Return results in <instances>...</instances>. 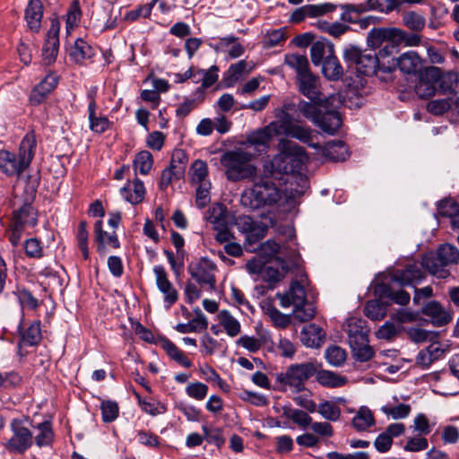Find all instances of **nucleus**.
I'll use <instances>...</instances> for the list:
<instances>
[{
	"mask_svg": "<svg viewBox=\"0 0 459 459\" xmlns=\"http://www.w3.org/2000/svg\"><path fill=\"white\" fill-rule=\"evenodd\" d=\"M317 80L318 76L312 72L305 74L304 77H297L299 91L310 100H300L297 108L304 117L324 133L333 135L342 126V117L330 98H322V93L316 86Z\"/></svg>",
	"mask_w": 459,
	"mask_h": 459,
	"instance_id": "nucleus-1",
	"label": "nucleus"
},
{
	"mask_svg": "<svg viewBox=\"0 0 459 459\" xmlns=\"http://www.w3.org/2000/svg\"><path fill=\"white\" fill-rule=\"evenodd\" d=\"M423 278V272L419 263H411L404 268H395L389 273L385 281L377 284L376 293L382 299H389L398 305L409 303L410 294L396 287L409 286L419 282Z\"/></svg>",
	"mask_w": 459,
	"mask_h": 459,
	"instance_id": "nucleus-2",
	"label": "nucleus"
},
{
	"mask_svg": "<svg viewBox=\"0 0 459 459\" xmlns=\"http://www.w3.org/2000/svg\"><path fill=\"white\" fill-rule=\"evenodd\" d=\"M35 132H28L22 139L18 154L8 150H0V171L7 177L20 176L30 165L36 152Z\"/></svg>",
	"mask_w": 459,
	"mask_h": 459,
	"instance_id": "nucleus-3",
	"label": "nucleus"
},
{
	"mask_svg": "<svg viewBox=\"0 0 459 459\" xmlns=\"http://www.w3.org/2000/svg\"><path fill=\"white\" fill-rule=\"evenodd\" d=\"M253 186L244 191L241 195V204L252 210L265 205H273L281 198V190L276 186L272 178L268 176H256L251 178Z\"/></svg>",
	"mask_w": 459,
	"mask_h": 459,
	"instance_id": "nucleus-4",
	"label": "nucleus"
},
{
	"mask_svg": "<svg viewBox=\"0 0 459 459\" xmlns=\"http://www.w3.org/2000/svg\"><path fill=\"white\" fill-rule=\"evenodd\" d=\"M307 276H301L300 281H292L289 289L283 293H277L276 297L280 300L282 307H294V317L301 322L311 320L316 315L314 304L307 301L305 282Z\"/></svg>",
	"mask_w": 459,
	"mask_h": 459,
	"instance_id": "nucleus-5",
	"label": "nucleus"
},
{
	"mask_svg": "<svg viewBox=\"0 0 459 459\" xmlns=\"http://www.w3.org/2000/svg\"><path fill=\"white\" fill-rule=\"evenodd\" d=\"M342 57L347 71L355 74L358 77H371L377 74V58L359 45L346 44L342 48Z\"/></svg>",
	"mask_w": 459,
	"mask_h": 459,
	"instance_id": "nucleus-6",
	"label": "nucleus"
},
{
	"mask_svg": "<svg viewBox=\"0 0 459 459\" xmlns=\"http://www.w3.org/2000/svg\"><path fill=\"white\" fill-rule=\"evenodd\" d=\"M459 263V249L451 244H442L435 254L426 255L422 258L420 268L426 269L431 275L440 280L451 276L447 266Z\"/></svg>",
	"mask_w": 459,
	"mask_h": 459,
	"instance_id": "nucleus-7",
	"label": "nucleus"
},
{
	"mask_svg": "<svg viewBox=\"0 0 459 459\" xmlns=\"http://www.w3.org/2000/svg\"><path fill=\"white\" fill-rule=\"evenodd\" d=\"M39 183V177L35 179H31L30 176L28 177V181L24 187V202L19 209L13 212L11 219L13 228L11 230H19V228H30L36 226L38 221V212L32 206V204L36 198Z\"/></svg>",
	"mask_w": 459,
	"mask_h": 459,
	"instance_id": "nucleus-8",
	"label": "nucleus"
},
{
	"mask_svg": "<svg viewBox=\"0 0 459 459\" xmlns=\"http://www.w3.org/2000/svg\"><path fill=\"white\" fill-rule=\"evenodd\" d=\"M251 154L243 151H228L221 155V164L226 169L229 180L239 181L253 178L256 168L250 164Z\"/></svg>",
	"mask_w": 459,
	"mask_h": 459,
	"instance_id": "nucleus-9",
	"label": "nucleus"
},
{
	"mask_svg": "<svg viewBox=\"0 0 459 459\" xmlns=\"http://www.w3.org/2000/svg\"><path fill=\"white\" fill-rule=\"evenodd\" d=\"M26 419H13L10 422L12 437L4 443V448L12 454H24L33 445V434L25 426Z\"/></svg>",
	"mask_w": 459,
	"mask_h": 459,
	"instance_id": "nucleus-10",
	"label": "nucleus"
},
{
	"mask_svg": "<svg viewBox=\"0 0 459 459\" xmlns=\"http://www.w3.org/2000/svg\"><path fill=\"white\" fill-rule=\"evenodd\" d=\"M316 368L311 363L295 364L289 367L284 373L277 374L276 382L281 386H289L294 392L304 389V383L314 375Z\"/></svg>",
	"mask_w": 459,
	"mask_h": 459,
	"instance_id": "nucleus-11",
	"label": "nucleus"
},
{
	"mask_svg": "<svg viewBox=\"0 0 459 459\" xmlns=\"http://www.w3.org/2000/svg\"><path fill=\"white\" fill-rule=\"evenodd\" d=\"M399 52V45L397 43H387L380 48L378 52L372 53L377 58V74L376 76L381 81L391 79L392 74L396 70V54Z\"/></svg>",
	"mask_w": 459,
	"mask_h": 459,
	"instance_id": "nucleus-12",
	"label": "nucleus"
},
{
	"mask_svg": "<svg viewBox=\"0 0 459 459\" xmlns=\"http://www.w3.org/2000/svg\"><path fill=\"white\" fill-rule=\"evenodd\" d=\"M281 160L285 165L282 171L285 174L294 173L301 169L303 160L307 158L305 149L291 141H284L281 143Z\"/></svg>",
	"mask_w": 459,
	"mask_h": 459,
	"instance_id": "nucleus-13",
	"label": "nucleus"
},
{
	"mask_svg": "<svg viewBox=\"0 0 459 459\" xmlns=\"http://www.w3.org/2000/svg\"><path fill=\"white\" fill-rule=\"evenodd\" d=\"M60 76L55 72L49 71L47 75L31 89L28 101L32 107L43 104L49 95L56 89Z\"/></svg>",
	"mask_w": 459,
	"mask_h": 459,
	"instance_id": "nucleus-14",
	"label": "nucleus"
},
{
	"mask_svg": "<svg viewBox=\"0 0 459 459\" xmlns=\"http://www.w3.org/2000/svg\"><path fill=\"white\" fill-rule=\"evenodd\" d=\"M188 272L201 286L207 287L211 290L215 289L216 265L210 259L201 258L198 262L191 263Z\"/></svg>",
	"mask_w": 459,
	"mask_h": 459,
	"instance_id": "nucleus-15",
	"label": "nucleus"
},
{
	"mask_svg": "<svg viewBox=\"0 0 459 459\" xmlns=\"http://www.w3.org/2000/svg\"><path fill=\"white\" fill-rule=\"evenodd\" d=\"M50 28L47 32L45 42L42 48V56L46 65L56 62L59 50L60 22L58 17L50 19Z\"/></svg>",
	"mask_w": 459,
	"mask_h": 459,
	"instance_id": "nucleus-16",
	"label": "nucleus"
},
{
	"mask_svg": "<svg viewBox=\"0 0 459 459\" xmlns=\"http://www.w3.org/2000/svg\"><path fill=\"white\" fill-rule=\"evenodd\" d=\"M401 32L395 27H373L367 36V46L368 51L373 53L376 49L380 48L383 44L394 43L395 36Z\"/></svg>",
	"mask_w": 459,
	"mask_h": 459,
	"instance_id": "nucleus-17",
	"label": "nucleus"
},
{
	"mask_svg": "<svg viewBox=\"0 0 459 459\" xmlns=\"http://www.w3.org/2000/svg\"><path fill=\"white\" fill-rule=\"evenodd\" d=\"M155 281L158 290L163 294L164 303L167 309L170 308L178 299V293L173 284L169 281L168 273L164 266L155 265L153 267Z\"/></svg>",
	"mask_w": 459,
	"mask_h": 459,
	"instance_id": "nucleus-18",
	"label": "nucleus"
},
{
	"mask_svg": "<svg viewBox=\"0 0 459 459\" xmlns=\"http://www.w3.org/2000/svg\"><path fill=\"white\" fill-rule=\"evenodd\" d=\"M206 220L213 224L212 230H230L233 224L234 217L230 213L226 205L216 203L207 211Z\"/></svg>",
	"mask_w": 459,
	"mask_h": 459,
	"instance_id": "nucleus-19",
	"label": "nucleus"
},
{
	"mask_svg": "<svg viewBox=\"0 0 459 459\" xmlns=\"http://www.w3.org/2000/svg\"><path fill=\"white\" fill-rule=\"evenodd\" d=\"M422 313L429 317L432 325L437 327L445 326L453 319V312L436 300L428 302L422 307Z\"/></svg>",
	"mask_w": 459,
	"mask_h": 459,
	"instance_id": "nucleus-20",
	"label": "nucleus"
},
{
	"mask_svg": "<svg viewBox=\"0 0 459 459\" xmlns=\"http://www.w3.org/2000/svg\"><path fill=\"white\" fill-rule=\"evenodd\" d=\"M283 249L284 247H281L280 244L274 240L269 239L259 245V255L267 262L275 263V265H279L283 271L288 272L290 266L287 261L281 256Z\"/></svg>",
	"mask_w": 459,
	"mask_h": 459,
	"instance_id": "nucleus-21",
	"label": "nucleus"
},
{
	"mask_svg": "<svg viewBox=\"0 0 459 459\" xmlns=\"http://www.w3.org/2000/svg\"><path fill=\"white\" fill-rule=\"evenodd\" d=\"M437 215L449 218L453 230H459V204L453 198H444L437 204Z\"/></svg>",
	"mask_w": 459,
	"mask_h": 459,
	"instance_id": "nucleus-22",
	"label": "nucleus"
},
{
	"mask_svg": "<svg viewBox=\"0 0 459 459\" xmlns=\"http://www.w3.org/2000/svg\"><path fill=\"white\" fill-rule=\"evenodd\" d=\"M71 61L76 65H82L85 60H91L96 52L82 38H78L68 52Z\"/></svg>",
	"mask_w": 459,
	"mask_h": 459,
	"instance_id": "nucleus-23",
	"label": "nucleus"
},
{
	"mask_svg": "<svg viewBox=\"0 0 459 459\" xmlns=\"http://www.w3.org/2000/svg\"><path fill=\"white\" fill-rule=\"evenodd\" d=\"M43 4L40 0H30L25 9V20L32 32L38 33L41 28Z\"/></svg>",
	"mask_w": 459,
	"mask_h": 459,
	"instance_id": "nucleus-24",
	"label": "nucleus"
},
{
	"mask_svg": "<svg viewBox=\"0 0 459 459\" xmlns=\"http://www.w3.org/2000/svg\"><path fill=\"white\" fill-rule=\"evenodd\" d=\"M120 194L126 202L138 204L143 202L146 190L143 182L135 177L132 182V186L130 181H128L120 189Z\"/></svg>",
	"mask_w": 459,
	"mask_h": 459,
	"instance_id": "nucleus-25",
	"label": "nucleus"
},
{
	"mask_svg": "<svg viewBox=\"0 0 459 459\" xmlns=\"http://www.w3.org/2000/svg\"><path fill=\"white\" fill-rule=\"evenodd\" d=\"M325 336V331L315 324L304 326L300 333L301 342L310 348H317L323 342Z\"/></svg>",
	"mask_w": 459,
	"mask_h": 459,
	"instance_id": "nucleus-26",
	"label": "nucleus"
},
{
	"mask_svg": "<svg viewBox=\"0 0 459 459\" xmlns=\"http://www.w3.org/2000/svg\"><path fill=\"white\" fill-rule=\"evenodd\" d=\"M346 332L349 343H358L368 339V330L366 327L365 321L360 318L351 317L346 322Z\"/></svg>",
	"mask_w": 459,
	"mask_h": 459,
	"instance_id": "nucleus-27",
	"label": "nucleus"
},
{
	"mask_svg": "<svg viewBox=\"0 0 459 459\" xmlns=\"http://www.w3.org/2000/svg\"><path fill=\"white\" fill-rule=\"evenodd\" d=\"M396 69L406 74H415L421 66V59L417 52L408 51L400 55L396 60Z\"/></svg>",
	"mask_w": 459,
	"mask_h": 459,
	"instance_id": "nucleus-28",
	"label": "nucleus"
},
{
	"mask_svg": "<svg viewBox=\"0 0 459 459\" xmlns=\"http://www.w3.org/2000/svg\"><path fill=\"white\" fill-rule=\"evenodd\" d=\"M274 123H270L268 126L251 132L247 135V143L254 146H263L264 149L268 148L269 143L274 135H277L278 131L274 129Z\"/></svg>",
	"mask_w": 459,
	"mask_h": 459,
	"instance_id": "nucleus-29",
	"label": "nucleus"
},
{
	"mask_svg": "<svg viewBox=\"0 0 459 459\" xmlns=\"http://www.w3.org/2000/svg\"><path fill=\"white\" fill-rule=\"evenodd\" d=\"M324 156L331 161H345L350 157L347 144L342 140L328 142L324 149Z\"/></svg>",
	"mask_w": 459,
	"mask_h": 459,
	"instance_id": "nucleus-30",
	"label": "nucleus"
},
{
	"mask_svg": "<svg viewBox=\"0 0 459 459\" xmlns=\"http://www.w3.org/2000/svg\"><path fill=\"white\" fill-rule=\"evenodd\" d=\"M97 108L98 106L94 102L88 104L89 127L92 132L101 134L110 128L112 122L105 116L98 117L96 115Z\"/></svg>",
	"mask_w": 459,
	"mask_h": 459,
	"instance_id": "nucleus-31",
	"label": "nucleus"
},
{
	"mask_svg": "<svg viewBox=\"0 0 459 459\" xmlns=\"http://www.w3.org/2000/svg\"><path fill=\"white\" fill-rule=\"evenodd\" d=\"M195 317L193 318L190 322L186 324H178L175 326V329L180 333H200L206 330L208 326L207 318L199 308L195 310Z\"/></svg>",
	"mask_w": 459,
	"mask_h": 459,
	"instance_id": "nucleus-32",
	"label": "nucleus"
},
{
	"mask_svg": "<svg viewBox=\"0 0 459 459\" xmlns=\"http://www.w3.org/2000/svg\"><path fill=\"white\" fill-rule=\"evenodd\" d=\"M295 107L293 103H285L282 108L276 112V121H273L274 123V129L278 131L276 134H282L285 131H287L293 123V117L289 113L290 110H292Z\"/></svg>",
	"mask_w": 459,
	"mask_h": 459,
	"instance_id": "nucleus-33",
	"label": "nucleus"
},
{
	"mask_svg": "<svg viewBox=\"0 0 459 459\" xmlns=\"http://www.w3.org/2000/svg\"><path fill=\"white\" fill-rule=\"evenodd\" d=\"M36 435L33 437V442L39 447L49 446L54 441V431L52 424L48 420H45L35 426Z\"/></svg>",
	"mask_w": 459,
	"mask_h": 459,
	"instance_id": "nucleus-34",
	"label": "nucleus"
},
{
	"mask_svg": "<svg viewBox=\"0 0 459 459\" xmlns=\"http://www.w3.org/2000/svg\"><path fill=\"white\" fill-rule=\"evenodd\" d=\"M320 65L322 74L329 81L337 82L344 74V69L338 58H325Z\"/></svg>",
	"mask_w": 459,
	"mask_h": 459,
	"instance_id": "nucleus-35",
	"label": "nucleus"
},
{
	"mask_svg": "<svg viewBox=\"0 0 459 459\" xmlns=\"http://www.w3.org/2000/svg\"><path fill=\"white\" fill-rule=\"evenodd\" d=\"M247 65L246 60H240L238 63L230 65L228 70L224 72L220 86L223 88L233 87L245 72Z\"/></svg>",
	"mask_w": 459,
	"mask_h": 459,
	"instance_id": "nucleus-36",
	"label": "nucleus"
},
{
	"mask_svg": "<svg viewBox=\"0 0 459 459\" xmlns=\"http://www.w3.org/2000/svg\"><path fill=\"white\" fill-rule=\"evenodd\" d=\"M314 25L324 33H327L333 39H340L342 35L351 30L350 25L341 22H330L327 21H318Z\"/></svg>",
	"mask_w": 459,
	"mask_h": 459,
	"instance_id": "nucleus-37",
	"label": "nucleus"
},
{
	"mask_svg": "<svg viewBox=\"0 0 459 459\" xmlns=\"http://www.w3.org/2000/svg\"><path fill=\"white\" fill-rule=\"evenodd\" d=\"M218 320L229 336L235 337L240 333L241 325L239 321L228 310L220 311L218 314Z\"/></svg>",
	"mask_w": 459,
	"mask_h": 459,
	"instance_id": "nucleus-38",
	"label": "nucleus"
},
{
	"mask_svg": "<svg viewBox=\"0 0 459 459\" xmlns=\"http://www.w3.org/2000/svg\"><path fill=\"white\" fill-rule=\"evenodd\" d=\"M282 134L295 138L310 147H316V144L313 143L312 130L309 126L294 124Z\"/></svg>",
	"mask_w": 459,
	"mask_h": 459,
	"instance_id": "nucleus-39",
	"label": "nucleus"
},
{
	"mask_svg": "<svg viewBox=\"0 0 459 459\" xmlns=\"http://www.w3.org/2000/svg\"><path fill=\"white\" fill-rule=\"evenodd\" d=\"M284 63L296 71L297 77H304L305 74L311 72L307 57L305 55H286Z\"/></svg>",
	"mask_w": 459,
	"mask_h": 459,
	"instance_id": "nucleus-40",
	"label": "nucleus"
},
{
	"mask_svg": "<svg viewBox=\"0 0 459 459\" xmlns=\"http://www.w3.org/2000/svg\"><path fill=\"white\" fill-rule=\"evenodd\" d=\"M152 165L153 157L149 151H141L137 152L133 161V169L134 171V175L136 176L137 172H139L141 175L149 174Z\"/></svg>",
	"mask_w": 459,
	"mask_h": 459,
	"instance_id": "nucleus-41",
	"label": "nucleus"
},
{
	"mask_svg": "<svg viewBox=\"0 0 459 459\" xmlns=\"http://www.w3.org/2000/svg\"><path fill=\"white\" fill-rule=\"evenodd\" d=\"M188 156L182 149H175L171 155L169 168L175 170V179H180L184 177Z\"/></svg>",
	"mask_w": 459,
	"mask_h": 459,
	"instance_id": "nucleus-42",
	"label": "nucleus"
},
{
	"mask_svg": "<svg viewBox=\"0 0 459 459\" xmlns=\"http://www.w3.org/2000/svg\"><path fill=\"white\" fill-rule=\"evenodd\" d=\"M161 347L167 354L180 366L186 368L192 367V361L171 341L168 339L163 340L161 342Z\"/></svg>",
	"mask_w": 459,
	"mask_h": 459,
	"instance_id": "nucleus-43",
	"label": "nucleus"
},
{
	"mask_svg": "<svg viewBox=\"0 0 459 459\" xmlns=\"http://www.w3.org/2000/svg\"><path fill=\"white\" fill-rule=\"evenodd\" d=\"M374 424V416L368 407H360L352 419V425L358 431L366 430Z\"/></svg>",
	"mask_w": 459,
	"mask_h": 459,
	"instance_id": "nucleus-44",
	"label": "nucleus"
},
{
	"mask_svg": "<svg viewBox=\"0 0 459 459\" xmlns=\"http://www.w3.org/2000/svg\"><path fill=\"white\" fill-rule=\"evenodd\" d=\"M189 176L192 184H201L210 182L207 180L208 166L202 160H195L190 166Z\"/></svg>",
	"mask_w": 459,
	"mask_h": 459,
	"instance_id": "nucleus-45",
	"label": "nucleus"
},
{
	"mask_svg": "<svg viewBox=\"0 0 459 459\" xmlns=\"http://www.w3.org/2000/svg\"><path fill=\"white\" fill-rule=\"evenodd\" d=\"M82 15V13L80 7V2L78 0H73L66 12L65 30L67 34L78 25Z\"/></svg>",
	"mask_w": 459,
	"mask_h": 459,
	"instance_id": "nucleus-46",
	"label": "nucleus"
},
{
	"mask_svg": "<svg viewBox=\"0 0 459 459\" xmlns=\"http://www.w3.org/2000/svg\"><path fill=\"white\" fill-rule=\"evenodd\" d=\"M283 414L301 429H307L308 426L310 427L313 420L306 411L299 409L284 408Z\"/></svg>",
	"mask_w": 459,
	"mask_h": 459,
	"instance_id": "nucleus-47",
	"label": "nucleus"
},
{
	"mask_svg": "<svg viewBox=\"0 0 459 459\" xmlns=\"http://www.w3.org/2000/svg\"><path fill=\"white\" fill-rule=\"evenodd\" d=\"M352 355L354 359L360 362H366L371 359L374 356V351L368 344V339L364 340V342L360 343H351L350 344Z\"/></svg>",
	"mask_w": 459,
	"mask_h": 459,
	"instance_id": "nucleus-48",
	"label": "nucleus"
},
{
	"mask_svg": "<svg viewBox=\"0 0 459 459\" xmlns=\"http://www.w3.org/2000/svg\"><path fill=\"white\" fill-rule=\"evenodd\" d=\"M402 18L404 26L415 32L421 31L426 24V19L414 11L405 12Z\"/></svg>",
	"mask_w": 459,
	"mask_h": 459,
	"instance_id": "nucleus-49",
	"label": "nucleus"
},
{
	"mask_svg": "<svg viewBox=\"0 0 459 459\" xmlns=\"http://www.w3.org/2000/svg\"><path fill=\"white\" fill-rule=\"evenodd\" d=\"M317 381L324 386L339 387L346 383V378L332 371L321 370L317 374Z\"/></svg>",
	"mask_w": 459,
	"mask_h": 459,
	"instance_id": "nucleus-50",
	"label": "nucleus"
},
{
	"mask_svg": "<svg viewBox=\"0 0 459 459\" xmlns=\"http://www.w3.org/2000/svg\"><path fill=\"white\" fill-rule=\"evenodd\" d=\"M365 315L374 321L382 320L386 315V307L378 300H369L364 307Z\"/></svg>",
	"mask_w": 459,
	"mask_h": 459,
	"instance_id": "nucleus-51",
	"label": "nucleus"
},
{
	"mask_svg": "<svg viewBox=\"0 0 459 459\" xmlns=\"http://www.w3.org/2000/svg\"><path fill=\"white\" fill-rule=\"evenodd\" d=\"M316 411L326 420L337 421L341 416L340 408L333 403L324 401L317 406Z\"/></svg>",
	"mask_w": 459,
	"mask_h": 459,
	"instance_id": "nucleus-52",
	"label": "nucleus"
},
{
	"mask_svg": "<svg viewBox=\"0 0 459 459\" xmlns=\"http://www.w3.org/2000/svg\"><path fill=\"white\" fill-rule=\"evenodd\" d=\"M96 241L98 243V250L101 251L106 247L118 248L120 243L115 231H97Z\"/></svg>",
	"mask_w": 459,
	"mask_h": 459,
	"instance_id": "nucleus-53",
	"label": "nucleus"
},
{
	"mask_svg": "<svg viewBox=\"0 0 459 459\" xmlns=\"http://www.w3.org/2000/svg\"><path fill=\"white\" fill-rule=\"evenodd\" d=\"M286 30L287 28L282 27L278 30L267 31L264 39V46L267 48H274L283 44L287 39Z\"/></svg>",
	"mask_w": 459,
	"mask_h": 459,
	"instance_id": "nucleus-54",
	"label": "nucleus"
},
{
	"mask_svg": "<svg viewBox=\"0 0 459 459\" xmlns=\"http://www.w3.org/2000/svg\"><path fill=\"white\" fill-rule=\"evenodd\" d=\"M417 74L420 82L437 85V82L441 79L442 71L437 66H428L424 68L420 67Z\"/></svg>",
	"mask_w": 459,
	"mask_h": 459,
	"instance_id": "nucleus-55",
	"label": "nucleus"
},
{
	"mask_svg": "<svg viewBox=\"0 0 459 459\" xmlns=\"http://www.w3.org/2000/svg\"><path fill=\"white\" fill-rule=\"evenodd\" d=\"M208 385L204 383L195 381L186 386V394L188 397L196 401H203L208 394Z\"/></svg>",
	"mask_w": 459,
	"mask_h": 459,
	"instance_id": "nucleus-56",
	"label": "nucleus"
},
{
	"mask_svg": "<svg viewBox=\"0 0 459 459\" xmlns=\"http://www.w3.org/2000/svg\"><path fill=\"white\" fill-rule=\"evenodd\" d=\"M325 358L331 365L340 367L345 362L347 353L342 348L333 345L326 349Z\"/></svg>",
	"mask_w": 459,
	"mask_h": 459,
	"instance_id": "nucleus-57",
	"label": "nucleus"
},
{
	"mask_svg": "<svg viewBox=\"0 0 459 459\" xmlns=\"http://www.w3.org/2000/svg\"><path fill=\"white\" fill-rule=\"evenodd\" d=\"M272 264L273 263L266 262L261 276L265 281L274 283L279 281L287 272L283 271L281 266L276 265L277 267H275Z\"/></svg>",
	"mask_w": 459,
	"mask_h": 459,
	"instance_id": "nucleus-58",
	"label": "nucleus"
},
{
	"mask_svg": "<svg viewBox=\"0 0 459 459\" xmlns=\"http://www.w3.org/2000/svg\"><path fill=\"white\" fill-rule=\"evenodd\" d=\"M174 409L183 413L189 421H199L201 419V410L185 402L179 401L175 403Z\"/></svg>",
	"mask_w": 459,
	"mask_h": 459,
	"instance_id": "nucleus-59",
	"label": "nucleus"
},
{
	"mask_svg": "<svg viewBox=\"0 0 459 459\" xmlns=\"http://www.w3.org/2000/svg\"><path fill=\"white\" fill-rule=\"evenodd\" d=\"M398 30L401 32L399 35L395 36L394 43H397L399 46L403 43L408 47H416L420 45L421 43V36L417 32H407L400 28Z\"/></svg>",
	"mask_w": 459,
	"mask_h": 459,
	"instance_id": "nucleus-60",
	"label": "nucleus"
},
{
	"mask_svg": "<svg viewBox=\"0 0 459 459\" xmlns=\"http://www.w3.org/2000/svg\"><path fill=\"white\" fill-rule=\"evenodd\" d=\"M18 300L23 308L34 310L39 307V301L26 289H19L16 292Z\"/></svg>",
	"mask_w": 459,
	"mask_h": 459,
	"instance_id": "nucleus-61",
	"label": "nucleus"
},
{
	"mask_svg": "<svg viewBox=\"0 0 459 459\" xmlns=\"http://www.w3.org/2000/svg\"><path fill=\"white\" fill-rule=\"evenodd\" d=\"M195 204L199 209L204 208L211 201V182L197 184Z\"/></svg>",
	"mask_w": 459,
	"mask_h": 459,
	"instance_id": "nucleus-62",
	"label": "nucleus"
},
{
	"mask_svg": "<svg viewBox=\"0 0 459 459\" xmlns=\"http://www.w3.org/2000/svg\"><path fill=\"white\" fill-rule=\"evenodd\" d=\"M102 420L104 422H112L118 416V405L113 401H104L100 405Z\"/></svg>",
	"mask_w": 459,
	"mask_h": 459,
	"instance_id": "nucleus-63",
	"label": "nucleus"
},
{
	"mask_svg": "<svg viewBox=\"0 0 459 459\" xmlns=\"http://www.w3.org/2000/svg\"><path fill=\"white\" fill-rule=\"evenodd\" d=\"M22 339L30 346L38 344L41 339L39 322H34L31 324L24 332Z\"/></svg>",
	"mask_w": 459,
	"mask_h": 459,
	"instance_id": "nucleus-64",
	"label": "nucleus"
}]
</instances>
